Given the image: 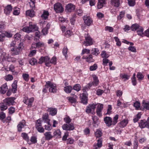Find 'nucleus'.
<instances>
[{
	"instance_id": "nucleus-14",
	"label": "nucleus",
	"mask_w": 149,
	"mask_h": 149,
	"mask_svg": "<svg viewBox=\"0 0 149 149\" xmlns=\"http://www.w3.org/2000/svg\"><path fill=\"white\" fill-rule=\"evenodd\" d=\"M13 10V7L11 5H7L4 9V13L6 15H9Z\"/></svg>"
},
{
	"instance_id": "nucleus-34",
	"label": "nucleus",
	"mask_w": 149,
	"mask_h": 149,
	"mask_svg": "<svg viewBox=\"0 0 149 149\" xmlns=\"http://www.w3.org/2000/svg\"><path fill=\"white\" fill-rule=\"evenodd\" d=\"M72 89V87L70 86H67L64 87V90L67 93H70Z\"/></svg>"
},
{
	"instance_id": "nucleus-22",
	"label": "nucleus",
	"mask_w": 149,
	"mask_h": 149,
	"mask_svg": "<svg viewBox=\"0 0 149 149\" xmlns=\"http://www.w3.org/2000/svg\"><path fill=\"white\" fill-rule=\"evenodd\" d=\"M82 58L86 59V61L89 63L93 62L94 61V60L93 58V56L91 54L89 55L88 56L86 57L84 56Z\"/></svg>"
},
{
	"instance_id": "nucleus-1",
	"label": "nucleus",
	"mask_w": 149,
	"mask_h": 149,
	"mask_svg": "<svg viewBox=\"0 0 149 149\" xmlns=\"http://www.w3.org/2000/svg\"><path fill=\"white\" fill-rule=\"evenodd\" d=\"M118 115L117 114L113 117V121L111 117L107 116L104 118V120L107 126L109 127L112 125H115L118 122Z\"/></svg>"
},
{
	"instance_id": "nucleus-61",
	"label": "nucleus",
	"mask_w": 149,
	"mask_h": 149,
	"mask_svg": "<svg viewBox=\"0 0 149 149\" xmlns=\"http://www.w3.org/2000/svg\"><path fill=\"white\" fill-rule=\"evenodd\" d=\"M128 1V3L130 6H134L135 4L134 0H127Z\"/></svg>"
},
{
	"instance_id": "nucleus-36",
	"label": "nucleus",
	"mask_w": 149,
	"mask_h": 149,
	"mask_svg": "<svg viewBox=\"0 0 149 149\" xmlns=\"http://www.w3.org/2000/svg\"><path fill=\"white\" fill-rule=\"evenodd\" d=\"M22 30L25 32L27 33H29L32 32V30L31 29L30 26L29 24V26H26L23 28Z\"/></svg>"
},
{
	"instance_id": "nucleus-15",
	"label": "nucleus",
	"mask_w": 149,
	"mask_h": 149,
	"mask_svg": "<svg viewBox=\"0 0 149 149\" xmlns=\"http://www.w3.org/2000/svg\"><path fill=\"white\" fill-rule=\"evenodd\" d=\"M75 8V6L71 3H69L66 6V10L67 12H72Z\"/></svg>"
},
{
	"instance_id": "nucleus-47",
	"label": "nucleus",
	"mask_w": 149,
	"mask_h": 149,
	"mask_svg": "<svg viewBox=\"0 0 149 149\" xmlns=\"http://www.w3.org/2000/svg\"><path fill=\"white\" fill-rule=\"evenodd\" d=\"M101 55L102 58H108L109 56V55L107 54L104 51H103L102 52Z\"/></svg>"
},
{
	"instance_id": "nucleus-55",
	"label": "nucleus",
	"mask_w": 149,
	"mask_h": 149,
	"mask_svg": "<svg viewBox=\"0 0 149 149\" xmlns=\"http://www.w3.org/2000/svg\"><path fill=\"white\" fill-rule=\"evenodd\" d=\"M72 34V32L70 30L67 31L65 33V36L67 37H69Z\"/></svg>"
},
{
	"instance_id": "nucleus-62",
	"label": "nucleus",
	"mask_w": 149,
	"mask_h": 149,
	"mask_svg": "<svg viewBox=\"0 0 149 149\" xmlns=\"http://www.w3.org/2000/svg\"><path fill=\"white\" fill-rule=\"evenodd\" d=\"M29 62L31 65H35V63L37 62V61L36 59L33 58L29 60Z\"/></svg>"
},
{
	"instance_id": "nucleus-24",
	"label": "nucleus",
	"mask_w": 149,
	"mask_h": 149,
	"mask_svg": "<svg viewBox=\"0 0 149 149\" xmlns=\"http://www.w3.org/2000/svg\"><path fill=\"white\" fill-rule=\"evenodd\" d=\"M128 123V121L127 120L124 119L120 123L119 126L121 128H123L127 125Z\"/></svg>"
},
{
	"instance_id": "nucleus-11",
	"label": "nucleus",
	"mask_w": 149,
	"mask_h": 149,
	"mask_svg": "<svg viewBox=\"0 0 149 149\" xmlns=\"http://www.w3.org/2000/svg\"><path fill=\"white\" fill-rule=\"evenodd\" d=\"M34 100L33 97H31L29 99L27 97H26L23 100V102L24 103L27 105L29 107H31L32 105Z\"/></svg>"
},
{
	"instance_id": "nucleus-64",
	"label": "nucleus",
	"mask_w": 149,
	"mask_h": 149,
	"mask_svg": "<svg viewBox=\"0 0 149 149\" xmlns=\"http://www.w3.org/2000/svg\"><path fill=\"white\" fill-rule=\"evenodd\" d=\"M90 50L89 49H84L82 50L81 54H88L90 53Z\"/></svg>"
},
{
	"instance_id": "nucleus-52",
	"label": "nucleus",
	"mask_w": 149,
	"mask_h": 149,
	"mask_svg": "<svg viewBox=\"0 0 149 149\" xmlns=\"http://www.w3.org/2000/svg\"><path fill=\"white\" fill-rule=\"evenodd\" d=\"M139 30L137 31L138 34L140 36H141L143 34V29L141 27L139 29Z\"/></svg>"
},
{
	"instance_id": "nucleus-12",
	"label": "nucleus",
	"mask_w": 149,
	"mask_h": 149,
	"mask_svg": "<svg viewBox=\"0 0 149 149\" xmlns=\"http://www.w3.org/2000/svg\"><path fill=\"white\" fill-rule=\"evenodd\" d=\"M3 58L5 60H7L9 62H15L16 59L15 58L10 57L8 54H7L5 53H3L2 55Z\"/></svg>"
},
{
	"instance_id": "nucleus-43",
	"label": "nucleus",
	"mask_w": 149,
	"mask_h": 149,
	"mask_svg": "<svg viewBox=\"0 0 149 149\" xmlns=\"http://www.w3.org/2000/svg\"><path fill=\"white\" fill-rule=\"evenodd\" d=\"M5 24L4 22H0V32L3 33L4 30Z\"/></svg>"
},
{
	"instance_id": "nucleus-42",
	"label": "nucleus",
	"mask_w": 149,
	"mask_h": 149,
	"mask_svg": "<svg viewBox=\"0 0 149 149\" xmlns=\"http://www.w3.org/2000/svg\"><path fill=\"white\" fill-rule=\"evenodd\" d=\"M47 125H45V130H50L52 128L51 125L49 121H48L47 122Z\"/></svg>"
},
{
	"instance_id": "nucleus-4",
	"label": "nucleus",
	"mask_w": 149,
	"mask_h": 149,
	"mask_svg": "<svg viewBox=\"0 0 149 149\" xmlns=\"http://www.w3.org/2000/svg\"><path fill=\"white\" fill-rule=\"evenodd\" d=\"M85 41L84 42L83 44L86 46H90L93 44V41L92 38L90 37L89 35L87 34L85 35Z\"/></svg>"
},
{
	"instance_id": "nucleus-8",
	"label": "nucleus",
	"mask_w": 149,
	"mask_h": 149,
	"mask_svg": "<svg viewBox=\"0 0 149 149\" xmlns=\"http://www.w3.org/2000/svg\"><path fill=\"white\" fill-rule=\"evenodd\" d=\"M83 19L84 23L88 26H90L93 23V20L89 16H84L83 17Z\"/></svg>"
},
{
	"instance_id": "nucleus-45",
	"label": "nucleus",
	"mask_w": 149,
	"mask_h": 149,
	"mask_svg": "<svg viewBox=\"0 0 149 149\" xmlns=\"http://www.w3.org/2000/svg\"><path fill=\"white\" fill-rule=\"evenodd\" d=\"M29 24L30 26L31 29L32 30V32L37 30L38 28L36 25H32L31 22H29Z\"/></svg>"
},
{
	"instance_id": "nucleus-25",
	"label": "nucleus",
	"mask_w": 149,
	"mask_h": 149,
	"mask_svg": "<svg viewBox=\"0 0 149 149\" xmlns=\"http://www.w3.org/2000/svg\"><path fill=\"white\" fill-rule=\"evenodd\" d=\"M111 3L113 6L116 7H119L120 4L119 0H111Z\"/></svg>"
},
{
	"instance_id": "nucleus-35",
	"label": "nucleus",
	"mask_w": 149,
	"mask_h": 149,
	"mask_svg": "<svg viewBox=\"0 0 149 149\" xmlns=\"http://www.w3.org/2000/svg\"><path fill=\"white\" fill-rule=\"evenodd\" d=\"M26 15L30 17H33L34 15V11L33 10H28L26 11Z\"/></svg>"
},
{
	"instance_id": "nucleus-51",
	"label": "nucleus",
	"mask_w": 149,
	"mask_h": 149,
	"mask_svg": "<svg viewBox=\"0 0 149 149\" xmlns=\"http://www.w3.org/2000/svg\"><path fill=\"white\" fill-rule=\"evenodd\" d=\"M97 68V65L96 64H94L93 65L91 66L90 67V70L91 71H94Z\"/></svg>"
},
{
	"instance_id": "nucleus-16",
	"label": "nucleus",
	"mask_w": 149,
	"mask_h": 149,
	"mask_svg": "<svg viewBox=\"0 0 149 149\" xmlns=\"http://www.w3.org/2000/svg\"><path fill=\"white\" fill-rule=\"evenodd\" d=\"M10 51L11 52V54L12 56L19 55L21 51L17 47L13 48L10 49Z\"/></svg>"
},
{
	"instance_id": "nucleus-21",
	"label": "nucleus",
	"mask_w": 149,
	"mask_h": 149,
	"mask_svg": "<svg viewBox=\"0 0 149 149\" xmlns=\"http://www.w3.org/2000/svg\"><path fill=\"white\" fill-rule=\"evenodd\" d=\"M45 136V139L46 140H49L51 139L53 137V136L51 134L50 132H47L44 133Z\"/></svg>"
},
{
	"instance_id": "nucleus-5",
	"label": "nucleus",
	"mask_w": 149,
	"mask_h": 149,
	"mask_svg": "<svg viewBox=\"0 0 149 149\" xmlns=\"http://www.w3.org/2000/svg\"><path fill=\"white\" fill-rule=\"evenodd\" d=\"M96 105V104H94L89 105L87 107L86 112L88 113H91L93 114H95V112L94 111Z\"/></svg>"
},
{
	"instance_id": "nucleus-2",
	"label": "nucleus",
	"mask_w": 149,
	"mask_h": 149,
	"mask_svg": "<svg viewBox=\"0 0 149 149\" xmlns=\"http://www.w3.org/2000/svg\"><path fill=\"white\" fill-rule=\"evenodd\" d=\"M45 86L47 88H49V91L50 92L55 93L56 92V89L55 84L50 81L46 82Z\"/></svg>"
},
{
	"instance_id": "nucleus-50",
	"label": "nucleus",
	"mask_w": 149,
	"mask_h": 149,
	"mask_svg": "<svg viewBox=\"0 0 149 149\" xmlns=\"http://www.w3.org/2000/svg\"><path fill=\"white\" fill-rule=\"evenodd\" d=\"M102 135V133L101 131L97 130L95 132V136L96 138H99Z\"/></svg>"
},
{
	"instance_id": "nucleus-32",
	"label": "nucleus",
	"mask_w": 149,
	"mask_h": 149,
	"mask_svg": "<svg viewBox=\"0 0 149 149\" xmlns=\"http://www.w3.org/2000/svg\"><path fill=\"white\" fill-rule=\"evenodd\" d=\"M25 125V123L23 122H20L17 126L18 131V132H21L22 131V129Z\"/></svg>"
},
{
	"instance_id": "nucleus-23",
	"label": "nucleus",
	"mask_w": 149,
	"mask_h": 149,
	"mask_svg": "<svg viewBox=\"0 0 149 149\" xmlns=\"http://www.w3.org/2000/svg\"><path fill=\"white\" fill-rule=\"evenodd\" d=\"M48 111L49 112L50 114L52 116L56 115L57 112V109L56 108H49Z\"/></svg>"
},
{
	"instance_id": "nucleus-56",
	"label": "nucleus",
	"mask_w": 149,
	"mask_h": 149,
	"mask_svg": "<svg viewBox=\"0 0 149 149\" xmlns=\"http://www.w3.org/2000/svg\"><path fill=\"white\" fill-rule=\"evenodd\" d=\"M13 79V76L10 74H8L5 78V79L7 81L12 80Z\"/></svg>"
},
{
	"instance_id": "nucleus-28",
	"label": "nucleus",
	"mask_w": 149,
	"mask_h": 149,
	"mask_svg": "<svg viewBox=\"0 0 149 149\" xmlns=\"http://www.w3.org/2000/svg\"><path fill=\"white\" fill-rule=\"evenodd\" d=\"M49 15V14L48 11L44 10L43 14L41 16V17L42 18L46 19L47 18Z\"/></svg>"
},
{
	"instance_id": "nucleus-58",
	"label": "nucleus",
	"mask_w": 149,
	"mask_h": 149,
	"mask_svg": "<svg viewBox=\"0 0 149 149\" xmlns=\"http://www.w3.org/2000/svg\"><path fill=\"white\" fill-rule=\"evenodd\" d=\"M40 36V32L39 31H37L35 33V38L34 40L38 39Z\"/></svg>"
},
{
	"instance_id": "nucleus-3",
	"label": "nucleus",
	"mask_w": 149,
	"mask_h": 149,
	"mask_svg": "<svg viewBox=\"0 0 149 149\" xmlns=\"http://www.w3.org/2000/svg\"><path fill=\"white\" fill-rule=\"evenodd\" d=\"M50 58L48 56H41L39 59L38 63L41 64L43 62L45 63V65L46 66L49 67L50 64Z\"/></svg>"
},
{
	"instance_id": "nucleus-9",
	"label": "nucleus",
	"mask_w": 149,
	"mask_h": 149,
	"mask_svg": "<svg viewBox=\"0 0 149 149\" xmlns=\"http://www.w3.org/2000/svg\"><path fill=\"white\" fill-rule=\"evenodd\" d=\"M62 128L63 130H73L74 128V125L72 123L69 125L64 124L62 126Z\"/></svg>"
},
{
	"instance_id": "nucleus-40",
	"label": "nucleus",
	"mask_w": 149,
	"mask_h": 149,
	"mask_svg": "<svg viewBox=\"0 0 149 149\" xmlns=\"http://www.w3.org/2000/svg\"><path fill=\"white\" fill-rule=\"evenodd\" d=\"M21 136L22 137L23 139L25 140L28 142L29 141V137L27 134L25 133H22L21 134Z\"/></svg>"
},
{
	"instance_id": "nucleus-37",
	"label": "nucleus",
	"mask_w": 149,
	"mask_h": 149,
	"mask_svg": "<svg viewBox=\"0 0 149 149\" xmlns=\"http://www.w3.org/2000/svg\"><path fill=\"white\" fill-rule=\"evenodd\" d=\"M20 10L19 8L15 7L13 8V14L15 15H18L20 13Z\"/></svg>"
},
{
	"instance_id": "nucleus-18",
	"label": "nucleus",
	"mask_w": 149,
	"mask_h": 149,
	"mask_svg": "<svg viewBox=\"0 0 149 149\" xmlns=\"http://www.w3.org/2000/svg\"><path fill=\"white\" fill-rule=\"evenodd\" d=\"M44 44L42 42H37L35 43H33L32 45V47L34 48L40 47H43L44 46Z\"/></svg>"
},
{
	"instance_id": "nucleus-38",
	"label": "nucleus",
	"mask_w": 149,
	"mask_h": 149,
	"mask_svg": "<svg viewBox=\"0 0 149 149\" xmlns=\"http://www.w3.org/2000/svg\"><path fill=\"white\" fill-rule=\"evenodd\" d=\"M2 90V93L4 94L8 90V87L6 84H3L1 87Z\"/></svg>"
},
{
	"instance_id": "nucleus-29",
	"label": "nucleus",
	"mask_w": 149,
	"mask_h": 149,
	"mask_svg": "<svg viewBox=\"0 0 149 149\" xmlns=\"http://www.w3.org/2000/svg\"><path fill=\"white\" fill-rule=\"evenodd\" d=\"M142 106L143 107V109L147 110H149V102H146L145 101H143L142 103Z\"/></svg>"
},
{
	"instance_id": "nucleus-6",
	"label": "nucleus",
	"mask_w": 149,
	"mask_h": 149,
	"mask_svg": "<svg viewBox=\"0 0 149 149\" xmlns=\"http://www.w3.org/2000/svg\"><path fill=\"white\" fill-rule=\"evenodd\" d=\"M54 9L57 13L62 12L63 11V9L61 4L59 3H57L54 4Z\"/></svg>"
},
{
	"instance_id": "nucleus-57",
	"label": "nucleus",
	"mask_w": 149,
	"mask_h": 149,
	"mask_svg": "<svg viewBox=\"0 0 149 149\" xmlns=\"http://www.w3.org/2000/svg\"><path fill=\"white\" fill-rule=\"evenodd\" d=\"M125 13V12L124 11L121 12L119 15L117 17L118 19V20L121 19L124 16Z\"/></svg>"
},
{
	"instance_id": "nucleus-60",
	"label": "nucleus",
	"mask_w": 149,
	"mask_h": 149,
	"mask_svg": "<svg viewBox=\"0 0 149 149\" xmlns=\"http://www.w3.org/2000/svg\"><path fill=\"white\" fill-rule=\"evenodd\" d=\"M1 110V111H4L6 110L7 109L8 107L6 105H5L3 104H2L0 106Z\"/></svg>"
},
{
	"instance_id": "nucleus-27",
	"label": "nucleus",
	"mask_w": 149,
	"mask_h": 149,
	"mask_svg": "<svg viewBox=\"0 0 149 149\" xmlns=\"http://www.w3.org/2000/svg\"><path fill=\"white\" fill-rule=\"evenodd\" d=\"M17 80H15L12 84V91L13 93H15L17 90Z\"/></svg>"
},
{
	"instance_id": "nucleus-41",
	"label": "nucleus",
	"mask_w": 149,
	"mask_h": 149,
	"mask_svg": "<svg viewBox=\"0 0 149 149\" xmlns=\"http://www.w3.org/2000/svg\"><path fill=\"white\" fill-rule=\"evenodd\" d=\"M68 49L66 47H65L63 49L62 53L65 58H67L68 57L67 51Z\"/></svg>"
},
{
	"instance_id": "nucleus-17",
	"label": "nucleus",
	"mask_w": 149,
	"mask_h": 149,
	"mask_svg": "<svg viewBox=\"0 0 149 149\" xmlns=\"http://www.w3.org/2000/svg\"><path fill=\"white\" fill-rule=\"evenodd\" d=\"M93 81L92 83H90V85H91L90 86H92V85L97 86L99 82L98 78L95 75H93Z\"/></svg>"
},
{
	"instance_id": "nucleus-31",
	"label": "nucleus",
	"mask_w": 149,
	"mask_h": 149,
	"mask_svg": "<svg viewBox=\"0 0 149 149\" xmlns=\"http://www.w3.org/2000/svg\"><path fill=\"white\" fill-rule=\"evenodd\" d=\"M140 27V26L137 24H134L130 27V29L132 31H135Z\"/></svg>"
},
{
	"instance_id": "nucleus-46",
	"label": "nucleus",
	"mask_w": 149,
	"mask_h": 149,
	"mask_svg": "<svg viewBox=\"0 0 149 149\" xmlns=\"http://www.w3.org/2000/svg\"><path fill=\"white\" fill-rule=\"evenodd\" d=\"M136 77L138 79V80L139 81L143 80L144 78L143 75L140 72H138L137 73Z\"/></svg>"
},
{
	"instance_id": "nucleus-59",
	"label": "nucleus",
	"mask_w": 149,
	"mask_h": 149,
	"mask_svg": "<svg viewBox=\"0 0 149 149\" xmlns=\"http://www.w3.org/2000/svg\"><path fill=\"white\" fill-rule=\"evenodd\" d=\"M64 121L67 123H69L71 121V120L68 116H66L64 118Z\"/></svg>"
},
{
	"instance_id": "nucleus-48",
	"label": "nucleus",
	"mask_w": 149,
	"mask_h": 149,
	"mask_svg": "<svg viewBox=\"0 0 149 149\" xmlns=\"http://www.w3.org/2000/svg\"><path fill=\"white\" fill-rule=\"evenodd\" d=\"M135 76L136 74L135 73H134L131 79L132 84L134 86L136 85V79Z\"/></svg>"
},
{
	"instance_id": "nucleus-10",
	"label": "nucleus",
	"mask_w": 149,
	"mask_h": 149,
	"mask_svg": "<svg viewBox=\"0 0 149 149\" xmlns=\"http://www.w3.org/2000/svg\"><path fill=\"white\" fill-rule=\"evenodd\" d=\"M97 105L96 111L97 114L99 116H102V111L103 108V105L102 104H98Z\"/></svg>"
},
{
	"instance_id": "nucleus-33",
	"label": "nucleus",
	"mask_w": 149,
	"mask_h": 149,
	"mask_svg": "<svg viewBox=\"0 0 149 149\" xmlns=\"http://www.w3.org/2000/svg\"><path fill=\"white\" fill-rule=\"evenodd\" d=\"M54 136L60 138L61 137V132L59 130H56L53 133Z\"/></svg>"
},
{
	"instance_id": "nucleus-30",
	"label": "nucleus",
	"mask_w": 149,
	"mask_h": 149,
	"mask_svg": "<svg viewBox=\"0 0 149 149\" xmlns=\"http://www.w3.org/2000/svg\"><path fill=\"white\" fill-rule=\"evenodd\" d=\"M77 97L76 95H74L73 97H69L68 100L71 103H75L77 102Z\"/></svg>"
},
{
	"instance_id": "nucleus-53",
	"label": "nucleus",
	"mask_w": 149,
	"mask_h": 149,
	"mask_svg": "<svg viewBox=\"0 0 149 149\" xmlns=\"http://www.w3.org/2000/svg\"><path fill=\"white\" fill-rule=\"evenodd\" d=\"M8 110V113L10 114H12L15 112V108L13 107H10Z\"/></svg>"
},
{
	"instance_id": "nucleus-19",
	"label": "nucleus",
	"mask_w": 149,
	"mask_h": 149,
	"mask_svg": "<svg viewBox=\"0 0 149 149\" xmlns=\"http://www.w3.org/2000/svg\"><path fill=\"white\" fill-rule=\"evenodd\" d=\"M139 125L141 128H143L145 127L148 128L149 126L148 124L147 123V121L144 120H141L140 122L139 123Z\"/></svg>"
},
{
	"instance_id": "nucleus-49",
	"label": "nucleus",
	"mask_w": 149,
	"mask_h": 149,
	"mask_svg": "<svg viewBox=\"0 0 149 149\" xmlns=\"http://www.w3.org/2000/svg\"><path fill=\"white\" fill-rule=\"evenodd\" d=\"M134 106L135 107L136 109H138L140 106V102L138 101H136L134 104Z\"/></svg>"
},
{
	"instance_id": "nucleus-13",
	"label": "nucleus",
	"mask_w": 149,
	"mask_h": 149,
	"mask_svg": "<svg viewBox=\"0 0 149 149\" xmlns=\"http://www.w3.org/2000/svg\"><path fill=\"white\" fill-rule=\"evenodd\" d=\"M82 96H80L81 102L84 104H86L87 102V95L88 94L87 92H85L82 94Z\"/></svg>"
},
{
	"instance_id": "nucleus-7",
	"label": "nucleus",
	"mask_w": 149,
	"mask_h": 149,
	"mask_svg": "<svg viewBox=\"0 0 149 149\" xmlns=\"http://www.w3.org/2000/svg\"><path fill=\"white\" fill-rule=\"evenodd\" d=\"M15 98L14 97H10L6 98L5 101L6 105L9 106L13 105L15 102L14 100Z\"/></svg>"
},
{
	"instance_id": "nucleus-44",
	"label": "nucleus",
	"mask_w": 149,
	"mask_h": 149,
	"mask_svg": "<svg viewBox=\"0 0 149 149\" xmlns=\"http://www.w3.org/2000/svg\"><path fill=\"white\" fill-rule=\"evenodd\" d=\"M81 86L80 84H77L74 86L72 88L74 90L78 92L81 89Z\"/></svg>"
},
{
	"instance_id": "nucleus-26",
	"label": "nucleus",
	"mask_w": 149,
	"mask_h": 149,
	"mask_svg": "<svg viewBox=\"0 0 149 149\" xmlns=\"http://www.w3.org/2000/svg\"><path fill=\"white\" fill-rule=\"evenodd\" d=\"M105 4L104 0H98V2L97 5V7L98 9L102 8L104 5Z\"/></svg>"
},
{
	"instance_id": "nucleus-63",
	"label": "nucleus",
	"mask_w": 149,
	"mask_h": 149,
	"mask_svg": "<svg viewBox=\"0 0 149 149\" xmlns=\"http://www.w3.org/2000/svg\"><path fill=\"white\" fill-rule=\"evenodd\" d=\"M114 39L116 42V45L118 46H120L121 45V42L119 41V39L117 37H115Z\"/></svg>"
},
{
	"instance_id": "nucleus-20",
	"label": "nucleus",
	"mask_w": 149,
	"mask_h": 149,
	"mask_svg": "<svg viewBox=\"0 0 149 149\" xmlns=\"http://www.w3.org/2000/svg\"><path fill=\"white\" fill-rule=\"evenodd\" d=\"M97 143L94 145V149H99V148L101 147L102 146V140L101 139H98L97 140Z\"/></svg>"
},
{
	"instance_id": "nucleus-54",
	"label": "nucleus",
	"mask_w": 149,
	"mask_h": 149,
	"mask_svg": "<svg viewBox=\"0 0 149 149\" xmlns=\"http://www.w3.org/2000/svg\"><path fill=\"white\" fill-rule=\"evenodd\" d=\"M36 127L37 130L40 133H43L44 131V129L43 127H42V126Z\"/></svg>"
},
{
	"instance_id": "nucleus-39",
	"label": "nucleus",
	"mask_w": 149,
	"mask_h": 149,
	"mask_svg": "<svg viewBox=\"0 0 149 149\" xmlns=\"http://www.w3.org/2000/svg\"><path fill=\"white\" fill-rule=\"evenodd\" d=\"M91 54L93 55L97 56L100 53L99 50L97 48H93L91 50Z\"/></svg>"
}]
</instances>
